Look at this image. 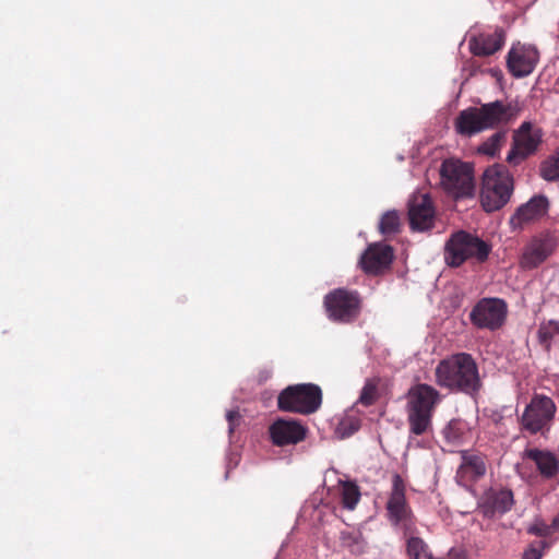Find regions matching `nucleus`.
<instances>
[{
	"mask_svg": "<svg viewBox=\"0 0 559 559\" xmlns=\"http://www.w3.org/2000/svg\"><path fill=\"white\" fill-rule=\"evenodd\" d=\"M390 522L402 530L405 535L414 531V520L405 498V487L400 475L393 476V487L386 503Z\"/></svg>",
	"mask_w": 559,
	"mask_h": 559,
	"instance_id": "9",
	"label": "nucleus"
},
{
	"mask_svg": "<svg viewBox=\"0 0 559 559\" xmlns=\"http://www.w3.org/2000/svg\"><path fill=\"white\" fill-rule=\"evenodd\" d=\"M506 314L507 306L501 299L488 298L475 306L471 319L478 328L495 330L502 325Z\"/></svg>",
	"mask_w": 559,
	"mask_h": 559,
	"instance_id": "13",
	"label": "nucleus"
},
{
	"mask_svg": "<svg viewBox=\"0 0 559 559\" xmlns=\"http://www.w3.org/2000/svg\"><path fill=\"white\" fill-rule=\"evenodd\" d=\"M486 503L492 512L506 513L513 506V493L509 489L491 490L487 493Z\"/></svg>",
	"mask_w": 559,
	"mask_h": 559,
	"instance_id": "22",
	"label": "nucleus"
},
{
	"mask_svg": "<svg viewBox=\"0 0 559 559\" xmlns=\"http://www.w3.org/2000/svg\"><path fill=\"white\" fill-rule=\"evenodd\" d=\"M226 418H227V420H228V423H229V431L231 432V431L234 430V427H235V425H236V421H238V420H239L240 416H239L238 412H236V411H229V412H227V414H226Z\"/></svg>",
	"mask_w": 559,
	"mask_h": 559,
	"instance_id": "34",
	"label": "nucleus"
},
{
	"mask_svg": "<svg viewBox=\"0 0 559 559\" xmlns=\"http://www.w3.org/2000/svg\"><path fill=\"white\" fill-rule=\"evenodd\" d=\"M447 559H465V557L462 550L453 548L448 552Z\"/></svg>",
	"mask_w": 559,
	"mask_h": 559,
	"instance_id": "35",
	"label": "nucleus"
},
{
	"mask_svg": "<svg viewBox=\"0 0 559 559\" xmlns=\"http://www.w3.org/2000/svg\"><path fill=\"white\" fill-rule=\"evenodd\" d=\"M443 435L450 443L459 444L469 438L471 427L462 419H453L444 428Z\"/></svg>",
	"mask_w": 559,
	"mask_h": 559,
	"instance_id": "23",
	"label": "nucleus"
},
{
	"mask_svg": "<svg viewBox=\"0 0 559 559\" xmlns=\"http://www.w3.org/2000/svg\"><path fill=\"white\" fill-rule=\"evenodd\" d=\"M549 209V201L545 195L537 194L520 205L509 219L512 230H522L526 226L544 217Z\"/></svg>",
	"mask_w": 559,
	"mask_h": 559,
	"instance_id": "14",
	"label": "nucleus"
},
{
	"mask_svg": "<svg viewBox=\"0 0 559 559\" xmlns=\"http://www.w3.org/2000/svg\"><path fill=\"white\" fill-rule=\"evenodd\" d=\"M490 247L476 236L465 231L455 233L445 245L444 259L451 266H459L468 259L483 262L487 259Z\"/></svg>",
	"mask_w": 559,
	"mask_h": 559,
	"instance_id": "7",
	"label": "nucleus"
},
{
	"mask_svg": "<svg viewBox=\"0 0 559 559\" xmlns=\"http://www.w3.org/2000/svg\"><path fill=\"white\" fill-rule=\"evenodd\" d=\"M321 389L312 383L289 385L277 397V405L281 411L302 415L314 413L321 406Z\"/></svg>",
	"mask_w": 559,
	"mask_h": 559,
	"instance_id": "6",
	"label": "nucleus"
},
{
	"mask_svg": "<svg viewBox=\"0 0 559 559\" xmlns=\"http://www.w3.org/2000/svg\"><path fill=\"white\" fill-rule=\"evenodd\" d=\"M542 557V550L531 546L524 551L522 559H540Z\"/></svg>",
	"mask_w": 559,
	"mask_h": 559,
	"instance_id": "33",
	"label": "nucleus"
},
{
	"mask_svg": "<svg viewBox=\"0 0 559 559\" xmlns=\"http://www.w3.org/2000/svg\"><path fill=\"white\" fill-rule=\"evenodd\" d=\"M342 504L347 510H354L360 499L357 485L350 481H340Z\"/></svg>",
	"mask_w": 559,
	"mask_h": 559,
	"instance_id": "24",
	"label": "nucleus"
},
{
	"mask_svg": "<svg viewBox=\"0 0 559 559\" xmlns=\"http://www.w3.org/2000/svg\"><path fill=\"white\" fill-rule=\"evenodd\" d=\"M556 412L557 406L549 396L536 394L526 405L521 417V424L531 433L544 432L549 430Z\"/></svg>",
	"mask_w": 559,
	"mask_h": 559,
	"instance_id": "8",
	"label": "nucleus"
},
{
	"mask_svg": "<svg viewBox=\"0 0 559 559\" xmlns=\"http://www.w3.org/2000/svg\"><path fill=\"white\" fill-rule=\"evenodd\" d=\"M558 246L557 239L550 233L533 236L524 246L520 258L523 270H534L554 254Z\"/></svg>",
	"mask_w": 559,
	"mask_h": 559,
	"instance_id": "10",
	"label": "nucleus"
},
{
	"mask_svg": "<svg viewBox=\"0 0 559 559\" xmlns=\"http://www.w3.org/2000/svg\"><path fill=\"white\" fill-rule=\"evenodd\" d=\"M513 192V178L501 165L488 167L483 176L480 200L486 212L504 206Z\"/></svg>",
	"mask_w": 559,
	"mask_h": 559,
	"instance_id": "4",
	"label": "nucleus"
},
{
	"mask_svg": "<svg viewBox=\"0 0 559 559\" xmlns=\"http://www.w3.org/2000/svg\"><path fill=\"white\" fill-rule=\"evenodd\" d=\"M436 380L441 386L474 393L480 386L478 368L471 355L460 353L443 359L436 368Z\"/></svg>",
	"mask_w": 559,
	"mask_h": 559,
	"instance_id": "1",
	"label": "nucleus"
},
{
	"mask_svg": "<svg viewBox=\"0 0 559 559\" xmlns=\"http://www.w3.org/2000/svg\"><path fill=\"white\" fill-rule=\"evenodd\" d=\"M530 534L547 537L552 534V527L546 524L543 520L536 519L527 528Z\"/></svg>",
	"mask_w": 559,
	"mask_h": 559,
	"instance_id": "31",
	"label": "nucleus"
},
{
	"mask_svg": "<svg viewBox=\"0 0 559 559\" xmlns=\"http://www.w3.org/2000/svg\"><path fill=\"white\" fill-rule=\"evenodd\" d=\"M526 455L536 463L543 476L549 478L558 473L559 462L552 453L532 449L526 451Z\"/></svg>",
	"mask_w": 559,
	"mask_h": 559,
	"instance_id": "21",
	"label": "nucleus"
},
{
	"mask_svg": "<svg viewBox=\"0 0 559 559\" xmlns=\"http://www.w3.org/2000/svg\"><path fill=\"white\" fill-rule=\"evenodd\" d=\"M540 140V130L534 128L531 122H523L513 135V145L507 155V162L519 165L537 150Z\"/></svg>",
	"mask_w": 559,
	"mask_h": 559,
	"instance_id": "12",
	"label": "nucleus"
},
{
	"mask_svg": "<svg viewBox=\"0 0 559 559\" xmlns=\"http://www.w3.org/2000/svg\"><path fill=\"white\" fill-rule=\"evenodd\" d=\"M393 250L390 246L378 242L370 245L360 258L362 270L369 274H379L390 266Z\"/></svg>",
	"mask_w": 559,
	"mask_h": 559,
	"instance_id": "18",
	"label": "nucleus"
},
{
	"mask_svg": "<svg viewBox=\"0 0 559 559\" xmlns=\"http://www.w3.org/2000/svg\"><path fill=\"white\" fill-rule=\"evenodd\" d=\"M407 554L409 559H431L427 544L419 537L407 539Z\"/></svg>",
	"mask_w": 559,
	"mask_h": 559,
	"instance_id": "28",
	"label": "nucleus"
},
{
	"mask_svg": "<svg viewBox=\"0 0 559 559\" xmlns=\"http://www.w3.org/2000/svg\"><path fill=\"white\" fill-rule=\"evenodd\" d=\"M559 332V324L557 322H549L547 325H543L539 329V337L543 342L552 337L554 334Z\"/></svg>",
	"mask_w": 559,
	"mask_h": 559,
	"instance_id": "32",
	"label": "nucleus"
},
{
	"mask_svg": "<svg viewBox=\"0 0 559 559\" xmlns=\"http://www.w3.org/2000/svg\"><path fill=\"white\" fill-rule=\"evenodd\" d=\"M440 186L454 198L472 197L475 191L473 165L459 158L444 159L439 169Z\"/></svg>",
	"mask_w": 559,
	"mask_h": 559,
	"instance_id": "5",
	"label": "nucleus"
},
{
	"mask_svg": "<svg viewBox=\"0 0 559 559\" xmlns=\"http://www.w3.org/2000/svg\"><path fill=\"white\" fill-rule=\"evenodd\" d=\"M542 177L548 181L559 179V148L555 156L546 160L540 168Z\"/></svg>",
	"mask_w": 559,
	"mask_h": 559,
	"instance_id": "29",
	"label": "nucleus"
},
{
	"mask_svg": "<svg viewBox=\"0 0 559 559\" xmlns=\"http://www.w3.org/2000/svg\"><path fill=\"white\" fill-rule=\"evenodd\" d=\"M540 546H542L543 548H545V547H547L548 545H547L546 543H540Z\"/></svg>",
	"mask_w": 559,
	"mask_h": 559,
	"instance_id": "37",
	"label": "nucleus"
},
{
	"mask_svg": "<svg viewBox=\"0 0 559 559\" xmlns=\"http://www.w3.org/2000/svg\"><path fill=\"white\" fill-rule=\"evenodd\" d=\"M324 305L329 317L338 322L352 321L359 311L357 294L341 288L326 295Z\"/></svg>",
	"mask_w": 559,
	"mask_h": 559,
	"instance_id": "11",
	"label": "nucleus"
},
{
	"mask_svg": "<svg viewBox=\"0 0 559 559\" xmlns=\"http://www.w3.org/2000/svg\"><path fill=\"white\" fill-rule=\"evenodd\" d=\"M504 43V33L497 29L493 34H480L469 40V48L476 56H489L499 50Z\"/></svg>",
	"mask_w": 559,
	"mask_h": 559,
	"instance_id": "20",
	"label": "nucleus"
},
{
	"mask_svg": "<svg viewBox=\"0 0 559 559\" xmlns=\"http://www.w3.org/2000/svg\"><path fill=\"white\" fill-rule=\"evenodd\" d=\"M359 428L360 419L356 415L346 414L340 419L335 428V435L340 439H345L358 431Z\"/></svg>",
	"mask_w": 559,
	"mask_h": 559,
	"instance_id": "25",
	"label": "nucleus"
},
{
	"mask_svg": "<svg viewBox=\"0 0 559 559\" xmlns=\"http://www.w3.org/2000/svg\"><path fill=\"white\" fill-rule=\"evenodd\" d=\"M538 61V51L531 45L516 44L508 53V67L516 78H523L533 72Z\"/></svg>",
	"mask_w": 559,
	"mask_h": 559,
	"instance_id": "16",
	"label": "nucleus"
},
{
	"mask_svg": "<svg viewBox=\"0 0 559 559\" xmlns=\"http://www.w3.org/2000/svg\"><path fill=\"white\" fill-rule=\"evenodd\" d=\"M408 217L413 229L421 231L432 226L435 210L428 194L417 193L412 197L408 204Z\"/></svg>",
	"mask_w": 559,
	"mask_h": 559,
	"instance_id": "17",
	"label": "nucleus"
},
{
	"mask_svg": "<svg viewBox=\"0 0 559 559\" xmlns=\"http://www.w3.org/2000/svg\"><path fill=\"white\" fill-rule=\"evenodd\" d=\"M506 141V132L499 131L490 135L478 147V153L493 157L496 156Z\"/></svg>",
	"mask_w": 559,
	"mask_h": 559,
	"instance_id": "26",
	"label": "nucleus"
},
{
	"mask_svg": "<svg viewBox=\"0 0 559 559\" xmlns=\"http://www.w3.org/2000/svg\"><path fill=\"white\" fill-rule=\"evenodd\" d=\"M512 116L509 105L496 100L462 110L454 121V128L461 135L473 136L508 122Z\"/></svg>",
	"mask_w": 559,
	"mask_h": 559,
	"instance_id": "2",
	"label": "nucleus"
},
{
	"mask_svg": "<svg viewBox=\"0 0 559 559\" xmlns=\"http://www.w3.org/2000/svg\"><path fill=\"white\" fill-rule=\"evenodd\" d=\"M550 526L552 527V533L559 530V514L552 520Z\"/></svg>",
	"mask_w": 559,
	"mask_h": 559,
	"instance_id": "36",
	"label": "nucleus"
},
{
	"mask_svg": "<svg viewBox=\"0 0 559 559\" xmlns=\"http://www.w3.org/2000/svg\"><path fill=\"white\" fill-rule=\"evenodd\" d=\"M269 432L275 445L284 447L305 440L308 429L299 420L278 418L270 426Z\"/></svg>",
	"mask_w": 559,
	"mask_h": 559,
	"instance_id": "15",
	"label": "nucleus"
},
{
	"mask_svg": "<svg viewBox=\"0 0 559 559\" xmlns=\"http://www.w3.org/2000/svg\"><path fill=\"white\" fill-rule=\"evenodd\" d=\"M401 218L396 211L391 210L385 212L380 219L379 230L382 235H392L399 231Z\"/></svg>",
	"mask_w": 559,
	"mask_h": 559,
	"instance_id": "27",
	"label": "nucleus"
},
{
	"mask_svg": "<svg viewBox=\"0 0 559 559\" xmlns=\"http://www.w3.org/2000/svg\"><path fill=\"white\" fill-rule=\"evenodd\" d=\"M486 473V464L479 454L463 452L462 462L456 472V478L460 484L477 479Z\"/></svg>",
	"mask_w": 559,
	"mask_h": 559,
	"instance_id": "19",
	"label": "nucleus"
},
{
	"mask_svg": "<svg viewBox=\"0 0 559 559\" xmlns=\"http://www.w3.org/2000/svg\"><path fill=\"white\" fill-rule=\"evenodd\" d=\"M439 392L431 385L420 383L412 386L407 394V415L411 431L421 435L430 427L435 406L440 402Z\"/></svg>",
	"mask_w": 559,
	"mask_h": 559,
	"instance_id": "3",
	"label": "nucleus"
},
{
	"mask_svg": "<svg viewBox=\"0 0 559 559\" xmlns=\"http://www.w3.org/2000/svg\"><path fill=\"white\" fill-rule=\"evenodd\" d=\"M377 396H378L377 385L371 381H367L360 392L358 401L360 404H362L365 406H369L377 400Z\"/></svg>",
	"mask_w": 559,
	"mask_h": 559,
	"instance_id": "30",
	"label": "nucleus"
}]
</instances>
